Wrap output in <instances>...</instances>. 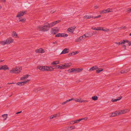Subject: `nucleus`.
<instances>
[{"label": "nucleus", "instance_id": "79ce46f5", "mask_svg": "<svg viewBox=\"0 0 131 131\" xmlns=\"http://www.w3.org/2000/svg\"><path fill=\"white\" fill-rule=\"evenodd\" d=\"M106 10L105 9L103 10L100 11V13L101 14H102L103 13H106Z\"/></svg>", "mask_w": 131, "mask_h": 131}, {"label": "nucleus", "instance_id": "6e6d98bb", "mask_svg": "<svg viewBox=\"0 0 131 131\" xmlns=\"http://www.w3.org/2000/svg\"><path fill=\"white\" fill-rule=\"evenodd\" d=\"M96 32H97L96 31H93V32H92V33L91 34V35H92V36L93 35L96 34Z\"/></svg>", "mask_w": 131, "mask_h": 131}, {"label": "nucleus", "instance_id": "473e14b6", "mask_svg": "<svg viewBox=\"0 0 131 131\" xmlns=\"http://www.w3.org/2000/svg\"><path fill=\"white\" fill-rule=\"evenodd\" d=\"M41 48L39 49H36L35 50V52L37 53H41Z\"/></svg>", "mask_w": 131, "mask_h": 131}, {"label": "nucleus", "instance_id": "9b49d317", "mask_svg": "<svg viewBox=\"0 0 131 131\" xmlns=\"http://www.w3.org/2000/svg\"><path fill=\"white\" fill-rule=\"evenodd\" d=\"M75 27H71L69 28L67 30V31L70 32H73V31H74Z\"/></svg>", "mask_w": 131, "mask_h": 131}, {"label": "nucleus", "instance_id": "49530a36", "mask_svg": "<svg viewBox=\"0 0 131 131\" xmlns=\"http://www.w3.org/2000/svg\"><path fill=\"white\" fill-rule=\"evenodd\" d=\"M123 42H124L123 44H124L125 43H128L129 42L128 40H123Z\"/></svg>", "mask_w": 131, "mask_h": 131}, {"label": "nucleus", "instance_id": "4468645a", "mask_svg": "<svg viewBox=\"0 0 131 131\" xmlns=\"http://www.w3.org/2000/svg\"><path fill=\"white\" fill-rule=\"evenodd\" d=\"M81 120H82V118H80L79 119H77L76 120H75L74 122L73 121H71V124H74L75 123H78V122H79L80 121H81Z\"/></svg>", "mask_w": 131, "mask_h": 131}, {"label": "nucleus", "instance_id": "bf43d9fd", "mask_svg": "<svg viewBox=\"0 0 131 131\" xmlns=\"http://www.w3.org/2000/svg\"><path fill=\"white\" fill-rule=\"evenodd\" d=\"M101 15H99L98 16H95L94 17V18H97L98 17H101Z\"/></svg>", "mask_w": 131, "mask_h": 131}, {"label": "nucleus", "instance_id": "cd10ccee", "mask_svg": "<svg viewBox=\"0 0 131 131\" xmlns=\"http://www.w3.org/2000/svg\"><path fill=\"white\" fill-rule=\"evenodd\" d=\"M44 66H38L37 67L38 69H39L40 70L43 71V68Z\"/></svg>", "mask_w": 131, "mask_h": 131}, {"label": "nucleus", "instance_id": "4d7b16f0", "mask_svg": "<svg viewBox=\"0 0 131 131\" xmlns=\"http://www.w3.org/2000/svg\"><path fill=\"white\" fill-rule=\"evenodd\" d=\"M126 27L125 26H122L120 27L119 28L121 29H125L126 28Z\"/></svg>", "mask_w": 131, "mask_h": 131}, {"label": "nucleus", "instance_id": "2f4dec72", "mask_svg": "<svg viewBox=\"0 0 131 131\" xmlns=\"http://www.w3.org/2000/svg\"><path fill=\"white\" fill-rule=\"evenodd\" d=\"M43 68V71H48V67L44 66Z\"/></svg>", "mask_w": 131, "mask_h": 131}, {"label": "nucleus", "instance_id": "f704fd0d", "mask_svg": "<svg viewBox=\"0 0 131 131\" xmlns=\"http://www.w3.org/2000/svg\"><path fill=\"white\" fill-rule=\"evenodd\" d=\"M62 33H59L56 34L55 36L56 37H61Z\"/></svg>", "mask_w": 131, "mask_h": 131}, {"label": "nucleus", "instance_id": "7c9ffc66", "mask_svg": "<svg viewBox=\"0 0 131 131\" xmlns=\"http://www.w3.org/2000/svg\"><path fill=\"white\" fill-rule=\"evenodd\" d=\"M106 10V13H108L110 12H113V9L111 8H108L106 9H105Z\"/></svg>", "mask_w": 131, "mask_h": 131}, {"label": "nucleus", "instance_id": "13d9d810", "mask_svg": "<svg viewBox=\"0 0 131 131\" xmlns=\"http://www.w3.org/2000/svg\"><path fill=\"white\" fill-rule=\"evenodd\" d=\"M70 128H72L71 130H72L75 128V127L74 126H71L70 127Z\"/></svg>", "mask_w": 131, "mask_h": 131}, {"label": "nucleus", "instance_id": "09e8293b", "mask_svg": "<svg viewBox=\"0 0 131 131\" xmlns=\"http://www.w3.org/2000/svg\"><path fill=\"white\" fill-rule=\"evenodd\" d=\"M59 65H56V66H53L55 67V69H58L59 68H58Z\"/></svg>", "mask_w": 131, "mask_h": 131}, {"label": "nucleus", "instance_id": "393cba45", "mask_svg": "<svg viewBox=\"0 0 131 131\" xmlns=\"http://www.w3.org/2000/svg\"><path fill=\"white\" fill-rule=\"evenodd\" d=\"M6 40L3 41H0V43L2 45H4L6 44Z\"/></svg>", "mask_w": 131, "mask_h": 131}, {"label": "nucleus", "instance_id": "864d4df0", "mask_svg": "<svg viewBox=\"0 0 131 131\" xmlns=\"http://www.w3.org/2000/svg\"><path fill=\"white\" fill-rule=\"evenodd\" d=\"M122 96H121L118 97L117 99V101H118L121 100L122 98Z\"/></svg>", "mask_w": 131, "mask_h": 131}, {"label": "nucleus", "instance_id": "f3484780", "mask_svg": "<svg viewBox=\"0 0 131 131\" xmlns=\"http://www.w3.org/2000/svg\"><path fill=\"white\" fill-rule=\"evenodd\" d=\"M74 100V99L73 98H72L70 99H69V100H67L66 101L62 103V104L63 105H64L66 104L67 102L70 101L71 100Z\"/></svg>", "mask_w": 131, "mask_h": 131}, {"label": "nucleus", "instance_id": "4be33fe9", "mask_svg": "<svg viewBox=\"0 0 131 131\" xmlns=\"http://www.w3.org/2000/svg\"><path fill=\"white\" fill-rule=\"evenodd\" d=\"M91 29L95 30H101V27H98V28H96V27H92Z\"/></svg>", "mask_w": 131, "mask_h": 131}, {"label": "nucleus", "instance_id": "2eb2a0df", "mask_svg": "<svg viewBox=\"0 0 131 131\" xmlns=\"http://www.w3.org/2000/svg\"><path fill=\"white\" fill-rule=\"evenodd\" d=\"M118 111H116L112 113L111 116L112 117H114L118 115Z\"/></svg>", "mask_w": 131, "mask_h": 131}, {"label": "nucleus", "instance_id": "680f3d73", "mask_svg": "<svg viewBox=\"0 0 131 131\" xmlns=\"http://www.w3.org/2000/svg\"><path fill=\"white\" fill-rule=\"evenodd\" d=\"M88 102L87 100H82V102L86 103Z\"/></svg>", "mask_w": 131, "mask_h": 131}, {"label": "nucleus", "instance_id": "ea45409f", "mask_svg": "<svg viewBox=\"0 0 131 131\" xmlns=\"http://www.w3.org/2000/svg\"><path fill=\"white\" fill-rule=\"evenodd\" d=\"M123 110H120L119 111H118V115L119 114H124V112H123Z\"/></svg>", "mask_w": 131, "mask_h": 131}, {"label": "nucleus", "instance_id": "4c0bfd02", "mask_svg": "<svg viewBox=\"0 0 131 131\" xmlns=\"http://www.w3.org/2000/svg\"><path fill=\"white\" fill-rule=\"evenodd\" d=\"M75 72H80V71H82V69H79L77 68H75Z\"/></svg>", "mask_w": 131, "mask_h": 131}, {"label": "nucleus", "instance_id": "72a5a7b5", "mask_svg": "<svg viewBox=\"0 0 131 131\" xmlns=\"http://www.w3.org/2000/svg\"><path fill=\"white\" fill-rule=\"evenodd\" d=\"M49 24L50 25V27H51L56 24L54 21L51 23L50 24Z\"/></svg>", "mask_w": 131, "mask_h": 131}, {"label": "nucleus", "instance_id": "603ef678", "mask_svg": "<svg viewBox=\"0 0 131 131\" xmlns=\"http://www.w3.org/2000/svg\"><path fill=\"white\" fill-rule=\"evenodd\" d=\"M41 53H43L45 52V51L42 48H41Z\"/></svg>", "mask_w": 131, "mask_h": 131}, {"label": "nucleus", "instance_id": "6e6552de", "mask_svg": "<svg viewBox=\"0 0 131 131\" xmlns=\"http://www.w3.org/2000/svg\"><path fill=\"white\" fill-rule=\"evenodd\" d=\"M60 113H59L56 114H55L51 116L50 117V119H52L56 117H59L60 116Z\"/></svg>", "mask_w": 131, "mask_h": 131}, {"label": "nucleus", "instance_id": "8fccbe9b", "mask_svg": "<svg viewBox=\"0 0 131 131\" xmlns=\"http://www.w3.org/2000/svg\"><path fill=\"white\" fill-rule=\"evenodd\" d=\"M61 20H57L55 21H54L55 23H56V24H57V23H58L60 22Z\"/></svg>", "mask_w": 131, "mask_h": 131}, {"label": "nucleus", "instance_id": "5701e85b", "mask_svg": "<svg viewBox=\"0 0 131 131\" xmlns=\"http://www.w3.org/2000/svg\"><path fill=\"white\" fill-rule=\"evenodd\" d=\"M29 76V75H24L23 77L21 78L20 79L21 80H23L24 79H26Z\"/></svg>", "mask_w": 131, "mask_h": 131}, {"label": "nucleus", "instance_id": "b1692460", "mask_svg": "<svg viewBox=\"0 0 131 131\" xmlns=\"http://www.w3.org/2000/svg\"><path fill=\"white\" fill-rule=\"evenodd\" d=\"M93 17H94L93 16L91 17V16L86 15L84 16V18L86 19H90L91 18H93Z\"/></svg>", "mask_w": 131, "mask_h": 131}, {"label": "nucleus", "instance_id": "c03bdc74", "mask_svg": "<svg viewBox=\"0 0 131 131\" xmlns=\"http://www.w3.org/2000/svg\"><path fill=\"white\" fill-rule=\"evenodd\" d=\"M115 43L116 44H118V45H120L121 44H123L124 43V42H123V41H122V42H115Z\"/></svg>", "mask_w": 131, "mask_h": 131}, {"label": "nucleus", "instance_id": "c85d7f7f", "mask_svg": "<svg viewBox=\"0 0 131 131\" xmlns=\"http://www.w3.org/2000/svg\"><path fill=\"white\" fill-rule=\"evenodd\" d=\"M98 97L96 96H94L92 97V99L94 101H96L98 99Z\"/></svg>", "mask_w": 131, "mask_h": 131}, {"label": "nucleus", "instance_id": "423d86ee", "mask_svg": "<svg viewBox=\"0 0 131 131\" xmlns=\"http://www.w3.org/2000/svg\"><path fill=\"white\" fill-rule=\"evenodd\" d=\"M9 68L7 67V65H0V70H8Z\"/></svg>", "mask_w": 131, "mask_h": 131}, {"label": "nucleus", "instance_id": "c756f323", "mask_svg": "<svg viewBox=\"0 0 131 131\" xmlns=\"http://www.w3.org/2000/svg\"><path fill=\"white\" fill-rule=\"evenodd\" d=\"M2 117L4 118V120H6L7 117V114H4L2 115Z\"/></svg>", "mask_w": 131, "mask_h": 131}, {"label": "nucleus", "instance_id": "de8ad7c7", "mask_svg": "<svg viewBox=\"0 0 131 131\" xmlns=\"http://www.w3.org/2000/svg\"><path fill=\"white\" fill-rule=\"evenodd\" d=\"M127 11L128 12V13L131 12V8H128L127 9Z\"/></svg>", "mask_w": 131, "mask_h": 131}, {"label": "nucleus", "instance_id": "ddd939ff", "mask_svg": "<svg viewBox=\"0 0 131 131\" xmlns=\"http://www.w3.org/2000/svg\"><path fill=\"white\" fill-rule=\"evenodd\" d=\"M129 71V69H125L121 70L120 72L122 73H124L127 72Z\"/></svg>", "mask_w": 131, "mask_h": 131}, {"label": "nucleus", "instance_id": "a18cd8bd", "mask_svg": "<svg viewBox=\"0 0 131 131\" xmlns=\"http://www.w3.org/2000/svg\"><path fill=\"white\" fill-rule=\"evenodd\" d=\"M123 111L124 112V114L127 112L129 111V110L128 109H125V110H123Z\"/></svg>", "mask_w": 131, "mask_h": 131}, {"label": "nucleus", "instance_id": "37998d69", "mask_svg": "<svg viewBox=\"0 0 131 131\" xmlns=\"http://www.w3.org/2000/svg\"><path fill=\"white\" fill-rule=\"evenodd\" d=\"M82 37V36H80L79 38L78 39H77L76 40V42H78L80 41L81 40V37Z\"/></svg>", "mask_w": 131, "mask_h": 131}, {"label": "nucleus", "instance_id": "412c9836", "mask_svg": "<svg viewBox=\"0 0 131 131\" xmlns=\"http://www.w3.org/2000/svg\"><path fill=\"white\" fill-rule=\"evenodd\" d=\"M73 100H74V101H77L78 102H82V100L81 98H79V99H74Z\"/></svg>", "mask_w": 131, "mask_h": 131}, {"label": "nucleus", "instance_id": "a19ab883", "mask_svg": "<svg viewBox=\"0 0 131 131\" xmlns=\"http://www.w3.org/2000/svg\"><path fill=\"white\" fill-rule=\"evenodd\" d=\"M103 70V69L101 68V70H96V72L97 73H98L102 71Z\"/></svg>", "mask_w": 131, "mask_h": 131}, {"label": "nucleus", "instance_id": "c9c22d12", "mask_svg": "<svg viewBox=\"0 0 131 131\" xmlns=\"http://www.w3.org/2000/svg\"><path fill=\"white\" fill-rule=\"evenodd\" d=\"M54 70V68L52 67L51 66L48 67V71H53Z\"/></svg>", "mask_w": 131, "mask_h": 131}, {"label": "nucleus", "instance_id": "f8f14e48", "mask_svg": "<svg viewBox=\"0 0 131 131\" xmlns=\"http://www.w3.org/2000/svg\"><path fill=\"white\" fill-rule=\"evenodd\" d=\"M98 67H97V66H96L92 67L89 70V71H92L95 70L96 69H98Z\"/></svg>", "mask_w": 131, "mask_h": 131}, {"label": "nucleus", "instance_id": "bb28decb", "mask_svg": "<svg viewBox=\"0 0 131 131\" xmlns=\"http://www.w3.org/2000/svg\"><path fill=\"white\" fill-rule=\"evenodd\" d=\"M26 21V19L25 18H22L19 20H17V22H19L20 21H21L23 22H24Z\"/></svg>", "mask_w": 131, "mask_h": 131}, {"label": "nucleus", "instance_id": "69168bd1", "mask_svg": "<svg viewBox=\"0 0 131 131\" xmlns=\"http://www.w3.org/2000/svg\"><path fill=\"white\" fill-rule=\"evenodd\" d=\"M22 112V111H21L20 112H17L16 113V114H19V113H21V112Z\"/></svg>", "mask_w": 131, "mask_h": 131}, {"label": "nucleus", "instance_id": "f03ea898", "mask_svg": "<svg viewBox=\"0 0 131 131\" xmlns=\"http://www.w3.org/2000/svg\"><path fill=\"white\" fill-rule=\"evenodd\" d=\"M21 70V67L13 68L10 71V73H17L20 72Z\"/></svg>", "mask_w": 131, "mask_h": 131}, {"label": "nucleus", "instance_id": "338daca9", "mask_svg": "<svg viewBox=\"0 0 131 131\" xmlns=\"http://www.w3.org/2000/svg\"><path fill=\"white\" fill-rule=\"evenodd\" d=\"M123 46L124 48L125 49H126V45H123Z\"/></svg>", "mask_w": 131, "mask_h": 131}, {"label": "nucleus", "instance_id": "f257e3e1", "mask_svg": "<svg viewBox=\"0 0 131 131\" xmlns=\"http://www.w3.org/2000/svg\"><path fill=\"white\" fill-rule=\"evenodd\" d=\"M50 25L47 22L44 24V25L39 26L38 27V30L40 31H46L48 30L50 28Z\"/></svg>", "mask_w": 131, "mask_h": 131}, {"label": "nucleus", "instance_id": "a878e982", "mask_svg": "<svg viewBox=\"0 0 131 131\" xmlns=\"http://www.w3.org/2000/svg\"><path fill=\"white\" fill-rule=\"evenodd\" d=\"M59 63V62L58 61H56L53 62L51 63L52 65L57 64Z\"/></svg>", "mask_w": 131, "mask_h": 131}, {"label": "nucleus", "instance_id": "39448f33", "mask_svg": "<svg viewBox=\"0 0 131 131\" xmlns=\"http://www.w3.org/2000/svg\"><path fill=\"white\" fill-rule=\"evenodd\" d=\"M92 36L90 32L86 33L82 36V39H84L85 38L90 37Z\"/></svg>", "mask_w": 131, "mask_h": 131}, {"label": "nucleus", "instance_id": "e433bc0d", "mask_svg": "<svg viewBox=\"0 0 131 131\" xmlns=\"http://www.w3.org/2000/svg\"><path fill=\"white\" fill-rule=\"evenodd\" d=\"M75 54H76V53H74V52H71V53H69L68 54V56H69L70 57L74 55Z\"/></svg>", "mask_w": 131, "mask_h": 131}, {"label": "nucleus", "instance_id": "dca6fc26", "mask_svg": "<svg viewBox=\"0 0 131 131\" xmlns=\"http://www.w3.org/2000/svg\"><path fill=\"white\" fill-rule=\"evenodd\" d=\"M12 36L15 38H17L18 37L15 31H13L12 34Z\"/></svg>", "mask_w": 131, "mask_h": 131}, {"label": "nucleus", "instance_id": "6ab92c4d", "mask_svg": "<svg viewBox=\"0 0 131 131\" xmlns=\"http://www.w3.org/2000/svg\"><path fill=\"white\" fill-rule=\"evenodd\" d=\"M59 66L58 68L60 69H64L65 68L64 65H62V64H60L59 65Z\"/></svg>", "mask_w": 131, "mask_h": 131}, {"label": "nucleus", "instance_id": "1a4fd4ad", "mask_svg": "<svg viewBox=\"0 0 131 131\" xmlns=\"http://www.w3.org/2000/svg\"><path fill=\"white\" fill-rule=\"evenodd\" d=\"M6 40V42H7L6 44H9L10 43H12L13 41V40L11 38H7Z\"/></svg>", "mask_w": 131, "mask_h": 131}, {"label": "nucleus", "instance_id": "aec40b11", "mask_svg": "<svg viewBox=\"0 0 131 131\" xmlns=\"http://www.w3.org/2000/svg\"><path fill=\"white\" fill-rule=\"evenodd\" d=\"M71 64L70 63H65L64 64L65 68L70 67L71 65Z\"/></svg>", "mask_w": 131, "mask_h": 131}, {"label": "nucleus", "instance_id": "052dcab7", "mask_svg": "<svg viewBox=\"0 0 131 131\" xmlns=\"http://www.w3.org/2000/svg\"><path fill=\"white\" fill-rule=\"evenodd\" d=\"M99 8V7L97 6H95L94 7V8L95 9H96Z\"/></svg>", "mask_w": 131, "mask_h": 131}, {"label": "nucleus", "instance_id": "7ed1b4c3", "mask_svg": "<svg viewBox=\"0 0 131 131\" xmlns=\"http://www.w3.org/2000/svg\"><path fill=\"white\" fill-rule=\"evenodd\" d=\"M25 12L23 11H21L18 12L16 16V17H18L19 19H20V17L26 14Z\"/></svg>", "mask_w": 131, "mask_h": 131}, {"label": "nucleus", "instance_id": "774afa93", "mask_svg": "<svg viewBox=\"0 0 131 131\" xmlns=\"http://www.w3.org/2000/svg\"><path fill=\"white\" fill-rule=\"evenodd\" d=\"M2 2H5L6 1V0H0Z\"/></svg>", "mask_w": 131, "mask_h": 131}, {"label": "nucleus", "instance_id": "0e129e2a", "mask_svg": "<svg viewBox=\"0 0 131 131\" xmlns=\"http://www.w3.org/2000/svg\"><path fill=\"white\" fill-rule=\"evenodd\" d=\"M53 44H58V42H57V41H56L55 42H53L52 43Z\"/></svg>", "mask_w": 131, "mask_h": 131}, {"label": "nucleus", "instance_id": "58836bf2", "mask_svg": "<svg viewBox=\"0 0 131 131\" xmlns=\"http://www.w3.org/2000/svg\"><path fill=\"white\" fill-rule=\"evenodd\" d=\"M68 36L67 34L65 33H62L61 37H65Z\"/></svg>", "mask_w": 131, "mask_h": 131}, {"label": "nucleus", "instance_id": "a211bd4d", "mask_svg": "<svg viewBox=\"0 0 131 131\" xmlns=\"http://www.w3.org/2000/svg\"><path fill=\"white\" fill-rule=\"evenodd\" d=\"M75 68L70 69L68 70V72L69 73H71L73 72H75Z\"/></svg>", "mask_w": 131, "mask_h": 131}, {"label": "nucleus", "instance_id": "0eeeda50", "mask_svg": "<svg viewBox=\"0 0 131 131\" xmlns=\"http://www.w3.org/2000/svg\"><path fill=\"white\" fill-rule=\"evenodd\" d=\"M29 81V80H27V81H24L23 82H18L17 83V84L19 85H23L25 83L28 82Z\"/></svg>", "mask_w": 131, "mask_h": 131}, {"label": "nucleus", "instance_id": "5fc2aeb1", "mask_svg": "<svg viewBox=\"0 0 131 131\" xmlns=\"http://www.w3.org/2000/svg\"><path fill=\"white\" fill-rule=\"evenodd\" d=\"M88 118V117H86L85 118H82V120H84L85 121H86L87 120V119Z\"/></svg>", "mask_w": 131, "mask_h": 131}, {"label": "nucleus", "instance_id": "20e7f679", "mask_svg": "<svg viewBox=\"0 0 131 131\" xmlns=\"http://www.w3.org/2000/svg\"><path fill=\"white\" fill-rule=\"evenodd\" d=\"M59 30L57 28H52L51 29V33L52 34H55L58 32Z\"/></svg>", "mask_w": 131, "mask_h": 131}, {"label": "nucleus", "instance_id": "9d476101", "mask_svg": "<svg viewBox=\"0 0 131 131\" xmlns=\"http://www.w3.org/2000/svg\"><path fill=\"white\" fill-rule=\"evenodd\" d=\"M69 49H67V48H65L60 53V54H65L68 53L69 52Z\"/></svg>", "mask_w": 131, "mask_h": 131}, {"label": "nucleus", "instance_id": "e2e57ef3", "mask_svg": "<svg viewBox=\"0 0 131 131\" xmlns=\"http://www.w3.org/2000/svg\"><path fill=\"white\" fill-rule=\"evenodd\" d=\"M128 43L129 46H130L131 45V41H129Z\"/></svg>", "mask_w": 131, "mask_h": 131}, {"label": "nucleus", "instance_id": "3c124183", "mask_svg": "<svg viewBox=\"0 0 131 131\" xmlns=\"http://www.w3.org/2000/svg\"><path fill=\"white\" fill-rule=\"evenodd\" d=\"M111 101H112V102H116V101H117V99H112V100Z\"/></svg>", "mask_w": 131, "mask_h": 131}]
</instances>
